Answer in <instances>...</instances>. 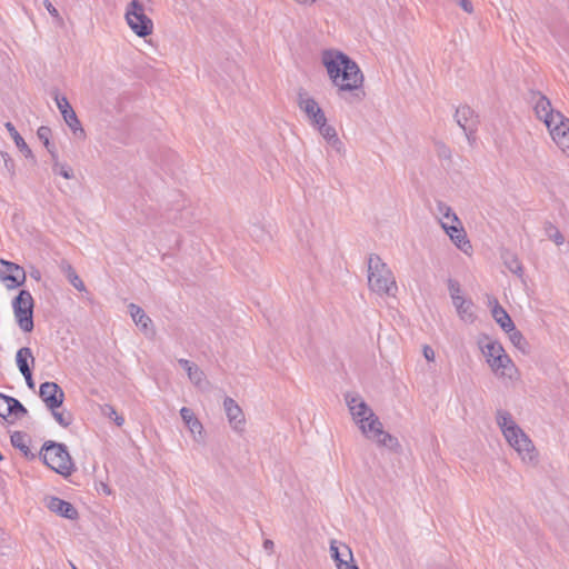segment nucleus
Wrapping results in <instances>:
<instances>
[{"label": "nucleus", "mask_w": 569, "mask_h": 569, "mask_svg": "<svg viewBox=\"0 0 569 569\" xmlns=\"http://www.w3.org/2000/svg\"><path fill=\"white\" fill-rule=\"evenodd\" d=\"M11 261L0 259V280L6 282L8 289H16L23 284V280L17 279L13 274L9 273Z\"/></svg>", "instance_id": "nucleus-26"}, {"label": "nucleus", "mask_w": 569, "mask_h": 569, "mask_svg": "<svg viewBox=\"0 0 569 569\" xmlns=\"http://www.w3.org/2000/svg\"><path fill=\"white\" fill-rule=\"evenodd\" d=\"M423 356L428 361H433L435 360L433 349L428 345L423 346Z\"/></svg>", "instance_id": "nucleus-51"}, {"label": "nucleus", "mask_w": 569, "mask_h": 569, "mask_svg": "<svg viewBox=\"0 0 569 569\" xmlns=\"http://www.w3.org/2000/svg\"><path fill=\"white\" fill-rule=\"evenodd\" d=\"M495 305L491 309V315L495 319V321L500 326V328L505 332H509L511 330H515V323L509 316V313L505 310V308L498 302L497 299L493 300Z\"/></svg>", "instance_id": "nucleus-21"}, {"label": "nucleus", "mask_w": 569, "mask_h": 569, "mask_svg": "<svg viewBox=\"0 0 569 569\" xmlns=\"http://www.w3.org/2000/svg\"><path fill=\"white\" fill-rule=\"evenodd\" d=\"M180 416H181V419L183 420L184 425L187 426V428L190 430V432L193 436H197V435L199 436V438H196V440L203 441V435H202L203 426L200 422V420L196 417L192 409H190L188 407H182L180 409Z\"/></svg>", "instance_id": "nucleus-19"}, {"label": "nucleus", "mask_w": 569, "mask_h": 569, "mask_svg": "<svg viewBox=\"0 0 569 569\" xmlns=\"http://www.w3.org/2000/svg\"><path fill=\"white\" fill-rule=\"evenodd\" d=\"M43 6L46 7V9L48 10V12L50 13V16L52 18H54L59 22L62 21V18L60 17L59 11L56 9V7L51 3L50 0H44Z\"/></svg>", "instance_id": "nucleus-48"}, {"label": "nucleus", "mask_w": 569, "mask_h": 569, "mask_svg": "<svg viewBox=\"0 0 569 569\" xmlns=\"http://www.w3.org/2000/svg\"><path fill=\"white\" fill-rule=\"evenodd\" d=\"M478 347L481 352L486 357V360L492 359L495 356H498L505 351L502 345L497 340H490L489 336L486 333L480 335L478 338Z\"/></svg>", "instance_id": "nucleus-20"}, {"label": "nucleus", "mask_w": 569, "mask_h": 569, "mask_svg": "<svg viewBox=\"0 0 569 569\" xmlns=\"http://www.w3.org/2000/svg\"><path fill=\"white\" fill-rule=\"evenodd\" d=\"M51 129L47 126H41L38 131H37V136L39 138V140L42 141L43 146L46 147L47 151L49 149H51L52 147H56L51 141H50V138H51Z\"/></svg>", "instance_id": "nucleus-36"}, {"label": "nucleus", "mask_w": 569, "mask_h": 569, "mask_svg": "<svg viewBox=\"0 0 569 569\" xmlns=\"http://www.w3.org/2000/svg\"><path fill=\"white\" fill-rule=\"evenodd\" d=\"M435 146H436V151H437V154L439 158L446 159V160L451 159V150L446 143H443L441 141H437Z\"/></svg>", "instance_id": "nucleus-41"}, {"label": "nucleus", "mask_w": 569, "mask_h": 569, "mask_svg": "<svg viewBox=\"0 0 569 569\" xmlns=\"http://www.w3.org/2000/svg\"><path fill=\"white\" fill-rule=\"evenodd\" d=\"M223 408L228 418V421L233 430L241 432L244 425V415L238 403L230 397H226L223 400Z\"/></svg>", "instance_id": "nucleus-13"}, {"label": "nucleus", "mask_w": 569, "mask_h": 569, "mask_svg": "<svg viewBox=\"0 0 569 569\" xmlns=\"http://www.w3.org/2000/svg\"><path fill=\"white\" fill-rule=\"evenodd\" d=\"M103 413L108 416L118 427H121L124 423V418L119 416L114 407L110 405H106L103 408Z\"/></svg>", "instance_id": "nucleus-38"}, {"label": "nucleus", "mask_w": 569, "mask_h": 569, "mask_svg": "<svg viewBox=\"0 0 569 569\" xmlns=\"http://www.w3.org/2000/svg\"><path fill=\"white\" fill-rule=\"evenodd\" d=\"M368 286L379 296H395L398 289L391 270L376 253L368 258Z\"/></svg>", "instance_id": "nucleus-3"}, {"label": "nucleus", "mask_w": 569, "mask_h": 569, "mask_svg": "<svg viewBox=\"0 0 569 569\" xmlns=\"http://www.w3.org/2000/svg\"><path fill=\"white\" fill-rule=\"evenodd\" d=\"M330 552L332 559L336 561V565L342 559L341 553L339 551V547L336 545V541H331L330 543Z\"/></svg>", "instance_id": "nucleus-49"}, {"label": "nucleus", "mask_w": 569, "mask_h": 569, "mask_svg": "<svg viewBox=\"0 0 569 569\" xmlns=\"http://www.w3.org/2000/svg\"><path fill=\"white\" fill-rule=\"evenodd\" d=\"M52 97L64 121L67 119L70 120V118L76 116V112L66 96H61L58 90H54L52 92Z\"/></svg>", "instance_id": "nucleus-29"}, {"label": "nucleus", "mask_w": 569, "mask_h": 569, "mask_svg": "<svg viewBox=\"0 0 569 569\" xmlns=\"http://www.w3.org/2000/svg\"><path fill=\"white\" fill-rule=\"evenodd\" d=\"M34 362L36 359L29 347H22L17 351L16 363L21 375L29 373L33 369Z\"/></svg>", "instance_id": "nucleus-23"}, {"label": "nucleus", "mask_w": 569, "mask_h": 569, "mask_svg": "<svg viewBox=\"0 0 569 569\" xmlns=\"http://www.w3.org/2000/svg\"><path fill=\"white\" fill-rule=\"evenodd\" d=\"M298 107L305 112L312 127L322 124L327 121L323 110L319 107L318 102L308 96L307 91L302 88L298 91L297 99Z\"/></svg>", "instance_id": "nucleus-7"}, {"label": "nucleus", "mask_w": 569, "mask_h": 569, "mask_svg": "<svg viewBox=\"0 0 569 569\" xmlns=\"http://www.w3.org/2000/svg\"><path fill=\"white\" fill-rule=\"evenodd\" d=\"M10 441L13 448L20 450L23 457L28 460L36 459V455L29 448L30 439L26 432L14 431L10 436Z\"/></svg>", "instance_id": "nucleus-22"}, {"label": "nucleus", "mask_w": 569, "mask_h": 569, "mask_svg": "<svg viewBox=\"0 0 569 569\" xmlns=\"http://www.w3.org/2000/svg\"><path fill=\"white\" fill-rule=\"evenodd\" d=\"M62 271L68 278L69 282L79 291H84L86 286L80 277L77 274L74 268L70 263L62 264Z\"/></svg>", "instance_id": "nucleus-31"}, {"label": "nucleus", "mask_w": 569, "mask_h": 569, "mask_svg": "<svg viewBox=\"0 0 569 569\" xmlns=\"http://www.w3.org/2000/svg\"><path fill=\"white\" fill-rule=\"evenodd\" d=\"M437 209L440 214L446 219H451L452 222L460 224V220L457 214L452 211L451 207L442 201L437 202Z\"/></svg>", "instance_id": "nucleus-35"}, {"label": "nucleus", "mask_w": 569, "mask_h": 569, "mask_svg": "<svg viewBox=\"0 0 569 569\" xmlns=\"http://www.w3.org/2000/svg\"><path fill=\"white\" fill-rule=\"evenodd\" d=\"M448 289H449V292H450V297L451 299L453 300V297H457V298H461L462 296H460V284L458 281L453 280V279H449L448 280Z\"/></svg>", "instance_id": "nucleus-45"}, {"label": "nucleus", "mask_w": 569, "mask_h": 569, "mask_svg": "<svg viewBox=\"0 0 569 569\" xmlns=\"http://www.w3.org/2000/svg\"><path fill=\"white\" fill-rule=\"evenodd\" d=\"M441 227L446 230L447 234L461 251L467 253L468 250L471 249V243L467 239L466 231L463 230L461 223L448 226L447 223L441 222Z\"/></svg>", "instance_id": "nucleus-18"}, {"label": "nucleus", "mask_w": 569, "mask_h": 569, "mask_svg": "<svg viewBox=\"0 0 569 569\" xmlns=\"http://www.w3.org/2000/svg\"><path fill=\"white\" fill-rule=\"evenodd\" d=\"M46 506L50 511H52L66 519L76 520L79 517V513H78V510L76 509V507L71 502L66 501L61 498L49 497Z\"/></svg>", "instance_id": "nucleus-15"}, {"label": "nucleus", "mask_w": 569, "mask_h": 569, "mask_svg": "<svg viewBox=\"0 0 569 569\" xmlns=\"http://www.w3.org/2000/svg\"><path fill=\"white\" fill-rule=\"evenodd\" d=\"M4 459V457L2 456V453L0 452V461H2Z\"/></svg>", "instance_id": "nucleus-58"}, {"label": "nucleus", "mask_w": 569, "mask_h": 569, "mask_svg": "<svg viewBox=\"0 0 569 569\" xmlns=\"http://www.w3.org/2000/svg\"><path fill=\"white\" fill-rule=\"evenodd\" d=\"M316 128L319 131V133L323 137V139L333 149H336L338 152H340V150L342 148V142L339 139L336 129L332 126L328 124L327 121L323 122V126L318 124Z\"/></svg>", "instance_id": "nucleus-25"}, {"label": "nucleus", "mask_w": 569, "mask_h": 569, "mask_svg": "<svg viewBox=\"0 0 569 569\" xmlns=\"http://www.w3.org/2000/svg\"><path fill=\"white\" fill-rule=\"evenodd\" d=\"M22 376L26 380L27 387L31 390H34L36 385H34V380L32 377V370L29 371V373H23Z\"/></svg>", "instance_id": "nucleus-53"}, {"label": "nucleus", "mask_w": 569, "mask_h": 569, "mask_svg": "<svg viewBox=\"0 0 569 569\" xmlns=\"http://www.w3.org/2000/svg\"><path fill=\"white\" fill-rule=\"evenodd\" d=\"M487 363L496 375L501 377L512 378V375L517 371L515 363L506 351L495 356L492 359H488Z\"/></svg>", "instance_id": "nucleus-14"}, {"label": "nucleus", "mask_w": 569, "mask_h": 569, "mask_svg": "<svg viewBox=\"0 0 569 569\" xmlns=\"http://www.w3.org/2000/svg\"><path fill=\"white\" fill-rule=\"evenodd\" d=\"M67 126L72 130L74 134H78L80 132L82 136L84 134V130L81 126L80 120L78 119L77 114L72 118L66 120Z\"/></svg>", "instance_id": "nucleus-42"}, {"label": "nucleus", "mask_w": 569, "mask_h": 569, "mask_svg": "<svg viewBox=\"0 0 569 569\" xmlns=\"http://www.w3.org/2000/svg\"><path fill=\"white\" fill-rule=\"evenodd\" d=\"M54 420L63 428L69 427L73 421V416L70 411H58V409L50 410Z\"/></svg>", "instance_id": "nucleus-33"}, {"label": "nucleus", "mask_w": 569, "mask_h": 569, "mask_svg": "<svg viewBox=\"0 0 569 569\" xmlns=\"http://www.w3.org/2000/svg\"><path fill=\"white\" fill-rule=\"evenodd\" d=\"M0 157L3 160V166L8 173L13 177L16 173V166L13 159L10 157V154L6 151L0 152Z\"/></svg>", "instance_id": "nucleus-40"}, {"label": "nucleus", "mask_w": 569, "mask_h": 569, "mask_svg": "<svg viewBox=\"0 0 569 569\" xmlns=\"http://www.w3.org/2000/svg\"><path fill=\"white\" fill-rule=\"evenodd\" d=\"M54 173L62 176L64 179H72L74 177L73 170L69 166L62 163H60L57 172Z\"/></svg>", "instance_id": "nucleus-46"}, {"label": "nucleus", "mask_w": 569, "mask_h": 569, "mask_svg": "<svg viewBox=\"0 0 569 569\" xmlns=\"http://www.w3.org/2000/svg\"><path fill=\"white\" fill-rule=\"evenodd\" d=\"M29 274L36 281H40L41 280V271L39 269H37V268H31Z\"/></svg>", "instance_id": "nucleus-54"}, {"label": "nucleus", "mask_w": 569, "mask_h": 569, "mask_svg": "<svg viewBox=\"0 0 569 569\" xmlns=\"http://www.w3.org/2000/svg\"><path fill=\"white\" fill-rule=\"evenodd\" d=\"M475 132H476V130H471L470 132H465L470 144H472L476 140Z\"/></svg>", "instance_id": "nucleus-56"}, {"label": "nucleus", "mask_w": 569, "mask_h": 569, "mask_svg": "<svg viewBox=\"0 0 569 569\" xmlns=\"http://www.w3.org/2000/svg\"><path fill=\"white\" fill-rule=\"evenodd\" d=\"M459 6L462 8L463 11L467 13L473 12V7L470 0H460Z\"/></svg>", "instance_id": "nucleus-52"}, {"label": "nucleus", "mask_w": 569, "mask_h": 569, "mask_svg": "<svg viewBox=\"0 0 569 569\" xmlns=\"http://www.w3.org/2000/svg\"><path fill=\"white\" fill-rule=\"evenodd\" d=\"M362 433L367 438L373 439L379 446L386 447L391 450H395L400 446L396 437L383 430L380 420L378 426H375L372 428L369 427L367 431Z\"/></svg>", "instance_id": "nucleus-12"}, {"label": "nucleus", "mask_w": 569, "mask_h": 569, "mask_svg": "<svg viewBox=\"0 0 569 569\" xmlns=\"http://www.w3.org/2000/svg\"><path fill=\"white\" fill-rule=\"evenodd\" d=\"M263 548H264L266 550H268V551H272V550H273V548H274V543H273V541H272V540H270V539H266V540L263 541Z\"/></svg>", "instance_id": "nucleus-55"}, {"label": "nucleus", "mask_w": 569, "mask_h": 569, "mask_svg": "<svg viewBox=\"0 0 569 569\" xmlns=\"http://www.w3.org/2000/svg\"><path fill=\"white\" fill-rule=\"evenodd\" d=\"M545 233L546 236L552 240L557 246H561L565 242V237L559 231V229L551 222H545Z\"/></svg>", "instance_id": "nucleus-32"}, {"label": "nucleus", "mask_w": 569, "mask_h": 569, "mask_svg": "<svg viewBox=\"0 0 569 569\" xmlns=\"http://www.w3.org/2000/svg\"><path fill=\"white\" fill-rule=\"evenodd\" d=\"M39 458L54 472L69 477L74 471V463L64 443L53 440L43 442Z\"/></svg>", "instance_id": "nucleus-4"}, {"label": "nucleus", "mask_w": 569, "mask_h": 569, "mask_svg": "<svg viewBox=\"0 0 569 569\" xmlns=\"http://www.w3.org/2000/svg\"><path fill=\"white\" fill-rule=\"evenodd\" d=\"M48 152L50 153L51 156V159H52V170L53 172H57V169L58 167L60 166V162L58 160V151H57V148L56 147H52L51 149L48 150Z\"/></svg>", "instance_id": "nucleus-50"}, {"label": "nucleus", "mask_w": 569, "mask_h": 569, "mask_svg": "<svg viewBox=\"0 0 569 569\" xmlns=\"http://www.w3.org/2000/svg\"><path fill=\"white\" fill-rule=\"evenodd\" d=\"M8 401V413H10V416L21 417L28 413L27 408L17 398L10 396Z\"/></svg>", "instance_id": "nucleus-34"}, {"label": "nucleus", "mask_w": 569, "mask_h": 569, "mask_svg": "<svg viewBox=\"0 0 569 569\" xmlns=\"http://www.w3.org/2000/svg\"><path fill=\"white\" fill-rule=\"evenodd\" d=\"M12 309L19 328L23 332H31L34 328V300L31 293L24 289L20 290L12 300Z\"/></svg>", "instance_id": "nucleus-5"}, {"label": "nucleus", "mask_w": 569, "mask_h": 569, "mask_svg": "<svg viewBox=\"0 0 569 569\" xmlns=\"http://www.w3.org/2000/svg\"><path fill=\"white\" fill-rule=\"evenodd\" d=\"M455 119L463 132L477 130V126L479 123L478 116L469 106H461L457 108Z\"/></svg>", "instance_id": "nucleus-17"}, {"label": "nucleus", "mask_w": 569, "mask_h": 569, "mask_svg": "<svg viewBox=\"0 0 569 569\" xmlns=\"http://www.w3.org/2000/svg\"><path fill=\"white\" fill-rule=\"evenodd\" d=\"M126 20L138 37L146 38L152 33L153 22L144 13L143 4L139 0H132L128 3Z\"/></svg>", "instance_id": "nucleus-6"}, {"label": "nucleus", "mask_w": 569, "mask_h": 569, "mask_svg": "<svg viewBox=\"0 0 569 569\" xmlns=\"http://www.w3.org/2000/svg\"><path fill=\"white\" fill-rule=\"evenodd\" d=\"M538 99L535 102V112L538 119L542 120L548 129H551V127L558 122L556 112L552 109L550 100L541 94L540 92L537 93Z\"/></svg>", "instance_id": "nucleus-11"}, {"label": "nucleus", "mask_w": 569, "mask_h": 569, "mask_svg": "<svg viewBox=\"0 0 569 569\" xmlns=\"http://www.w3.org/2000/svg\"><path fill=\"white\" fill-rule=\"evenodd\" d=\"M452 303L456 307L459 317L463 321L472 322L475 320V315L472 312L473 303L471 300H466L463 297H453Z\"/></svg>", "instance_id": "nucleus-27"}, {"label": "nucleus", "mask_w": 569, "mask_h": 569, "mask_svg": "<svg viewBox=\"0 0 569 569\" xmlns=\"http://www.w3.org/2000/svg\"><path fill=\"white\" fill-rule=\"evenodd\" d=\"M346 403L348 406V409H351V406H357L358 402L363 401V399L358 393H346L345 395Z\"/></svg>", "instance_id": "nucleus-47"}, {"label": "nucleus", "mask_w": 569, "mask_h": 569, "mask_svg": "<svg viewBox=\"0 0 569 569\" xmlns=\"http://www.w3.org/2000/svg\"><path fill=\"white\" fill-rule=\"evenodd\" d=\"M102 489L103 491L107 493V495H110L111 493V490L109 489V487L107 485H102Z\"/></svg>", "instance_id": "nucleus-57"}, {"label": "nucleus", "mask_w": 569, "mask_h": 569, "mask_svg": "<svg viewBox=\"0 0 569 569\" xmlns=\"http://www.w3.org/2000/svg\"><path fill=\"white\" fill-rule=\"evenodd\" d=\"M178 363L186 370L188 378L194 386L200 387L202 385L204 373L196 363L187 359H179Z\"/></svg>", "instance_id": "nucleus-24"}, {"label": "nucleus", "mask_w": 569, "mask_h": 569, "mask_svg": "<svg viewBox=\"0 0 569 569\" xmlns=\"http://www.w3.org/2000/svg\"><path fill=\"white\" fill-rule=\"evenodd\" d=\"M505 264L507 266V268L512 272V273H516V274H520L522 272V266H521V262L519 261V259L511 254L509 258H506L505 259Z\"/></svg>", "instance_id": "nucleus-39"}, {"label": "nucleus", "mask_w": 569, "mask_h": 569, "mask_svg": "<svg viewBox=\"0 0 569 569\" xmlns=\"http://www.w3.org/2000/svg\"><path fill=\"white\" fill-rule=\"evenodd\" d=\"M6 128L9 131L10 136L14 140L17 148L23 153L27 159H32L36 161L32 150L26 143L24 139L20 136V133L16 130V127L11 122L6 123Z\"/></svg>", "instance_id": "nucleus-28"}, {"label": "nucleus", "mask_w": 569, "mask_h": 569, "mask_svg": "<svg viewBox=\"0 0 569 569\" xmlns=\"http://www.w3.org/2000/svg\"><path fill=\"white\" fill-rule=\"evenodd\" d=\"M342 547L345 548V550L349 557V560L341 559L337 563V568L338 569H359V567L355 563L351 549L347 545H342Z\"/></svg>", "instance_id": "nucleus-37"}, {"label": "nucleus", "mask_w": 569, "mask_h": 569, "mask_svg": "<svg viewBox=\"0 0 569 569\" xmlns=\"http://www.w3.org/2000/svg\"><path fill=\"white\" fill-rule=\"evenodd\" d=\"M558 122L549 129L557 146L569 157V119L561 112H556Z\"/></svg>", "instance_id": "nucleus-10"}, {"label": "nucleus", "mask_w": 569, "mask_h": 569, "mask_svg": "<svg viewBox=\"0 0 569 569\" xmlns=\"http://www.w3.org/2000/svg\"><path fill=\"white\" fill-rule=\"evenodd\" d=\"M9 273L13 274L14 277H17V279H21L23 280V283L26 282V271L24 269L19 266L18 263H14V262H11V266H10V271Z\"/></svg>", "instance_id": "nucleus-43"}, {"label": "nucleus", "mask_w": 569, "mask_h": 569, "mask_svg": "<svg viewBox=\"0 0 569 569\" xmlns=\"http://www.w3.org/2000/svg\"><path fill=\"white\" fill-rule=\"evenodd\" d=\"M509 336V340L511 343L523 355H528L530 352V345L525 336L519 331L516 327L515 330L506 332Z\"/></svg>", "instance_id": "nucleus-30"}, {"label": "nucleus", "mask_w": 569, "mask_h": 569, "mask_svg": "<svg viewBox=\"0 0 569 569\" xmlns=\"http://www.w3.org/2000/svg\"><path fill=\"white\" fill-rule=\"evenodd\" d=\"M130 316L140 330L149 337L154 336V329L152 327L151 318L144 312V310L136 303H130L128 306Z\"/></svg>", "instance_id": "nucleus-16"}, {"label": "nucleus", "mask_w": 569, "mask_h": 569, "mask_svg": "<svg viewBox=\"0 0 569 569\" xmlns=\"http://www.w3.org/2000/svg\"><path fill=\"white\" fill-rule=\"evenodd\" d=\"M39 397L48 410L59 409L64 401V391L58 383L46 381L40 385Z\"/></svg>", "instance_id": "nucleus-8"}, {"label": "nucleus", "mask_w": 569, "mask_h": 569, "mask_svg": "<svg viewBox=\"0 0 569 569\" xmlns=\"http://www.w3.org/2000/svg\"><path fill=\"white\" fill-rule=\"evenodd\" d=\"M349 411L361 432H366L369 427L372 428L379 425V418L365 400L358 402L357 406H351Z\"/></svg>", "instance_id": "nucleus-9"}, {"label": "nucleus", "mask_w": 569, "mask_h": 569, "mask_svg": "<svg viewBox=\"0 0 569 569\" xmlns=\"http://www.w3.org/2000/svg\"><path fill=\"white\" fill-rule=\"evenodd\" d=\"M322 64L341 99L353 103L366 97L363 73L357 62L348 54L338 50H325L322 52Z\"/></svg>", "instance_id": "nucleus-1"}, {"label": "nucleus", "mask_w": 569, "mask_h": 569, "mask_svg": "<svg viewBox=\"0 0 569 569\" xmlns=\"http://www.w3.org/2000/svg\"><path fill=\"white\" fill-rule=\"evenodd\" d=\"M10 399V396H7L4 393H1L0 392V417L1 418H7L10 416V413H8V400Z\"/></svg>", "instance_id": "nucleus-44"}, {"label": "nucleus", "mask_w": 569, "mask_h": 569, "mask_svg": "<svg viewBox=\"0 0 569 569\" xmlns=\"http://www.w3.org/2000/svg\"><path fill=\"white\" fill-rule=\"evenodd\" d=\"M496 420L508 443L519 453L522 460L533 461L536 449L530 438L515 422L511 413L506 410H498Z\"/></svg>", "instance_id": "nucleus-2"}]
</instances>
